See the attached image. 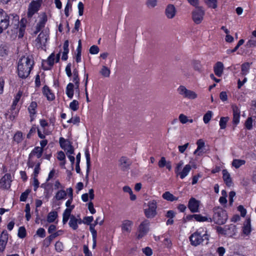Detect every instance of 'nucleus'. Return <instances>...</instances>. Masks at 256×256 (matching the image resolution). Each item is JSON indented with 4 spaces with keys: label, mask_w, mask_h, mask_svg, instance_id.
I'll use <instances>...</instances> for the list:
<instances>
[{
    "label": "nucleus",
    "mask_w": 256,
    "mask_h": 256,
    "mask_svg": "<svg viewBox=\"0 0 256 256\" xmlns=\"http://www.w3.org/2000/svg\"><path fill=\"white\" fill-rule=\"evenodd\" d=\"M34 62L29 56H22L18 61V72L20 78H27L32 68Z\"/></svg>",
    "instance_id": "obj_1"
},
{
    "label": "nucleus",
    "mask_w": 256,
    "mask_h": 256,
    "mask_svg": "<svg viewBox=\"0 0 256 256\" xmlns=\"http://www.w3.org/2000/svg\"><path fill=\"white\" fill-rule=\"evenodd\" d=\"M6 21L8 22V24L6 26V29L9 28L8 32L11 36L16 35L18 32L20 24L18 16L14 14H8Z\"/></svg>",
    "instance_id": "obj_2"
},
{
    "label": "nucleus",
    "mask_w": 256,
    "mask_h": 256,
    "mask_svg": "<svg viewBox=\"0 0 256 256\" xmlns=\"http://www.w3.org/2000/svg\"><path fill=\"white\" fill-rule=\"evenodd\" d=\"M190 240L192 246H196L200 244H207L208 243L209 236L205 234L202 236L200 233L195 232L190 236Z\"/></svg>",
    "instance_id": "obj_3"
},
{
    "label": "nucleus",
    "mask_w": 256,
    "mask_h": 256,
    "mask_svg": "<svg viewBox=\"0 0 256 256\" xmlns=\"http://www.w3.org/2000/svg\"><path fill=\"white\" fill-rule=\"evenodd\" d=\"M212 221L218 224H224L228 220L226 211L221 208H216L214 209V215Z\"/></svg>",
    "instance_id": "obj_4"
},
{
    "label": "nucleus",
    "mask_w": 256,
    "mask_h": 256,
    "mask_svg": "<svg viewBox=\"0 0 256 256\" xmlns=\"http://www.w3.org/2000/svg\"><path fill=\"white\" fill-rule=\"evenodd\" d=\"M205 10L202 7H196L192 12V18L194 22L198 24L202 22Z\"/></svg>",
    "instance_id": "obj_5"
},
{
    "label": "nucleus",
    "mask_w": 256,
    "mask_h": 256,
    "mask_svg": "<svg viewBox=\"0 0 256 256\" xmlns=\"http://www.w3.org/2000/svg\"><path fill=\"white\" fill-rule=\"evenodd\" d=\"M150 222L145 220L139 226L136 234V238L140 239L144 237L149 231Z\"/></svg>",
    "instance_id": "obj_6"
},
{
    "label": "nucleus",
    "mask_w": 256,
    "mask_h": 256,
    "mask_svg": "<svg viewBox=\"0 0 256 256\" xmlns=\"http://www.w3.org/2000/svg\"><path fill=\"white\" fill-rule=\"evenodd\" d=\"M180 94L184 98L194 100L198 96L197 94L194 91L187 89L184 86H180L178 89Z\"/></svg>",
    "instance_id": "obj_7"
},
{
    "label": "nucleus",
    "mask_w": 256,
    "mask_h": 256,
    "mask_svg": "<svg viewBox=\"0 0 256 256\" xmlns=\"http://www.w3.org/2000/svg\"><path fill=\"white\" fill-rule=\"evenodd\" d=\"M148 208L144 210V214L148 218H152L156 214V202L153 200L150 202L148 204Z\"/></svg>",
    "instance_id": "obj_8"
},
{
    "label": "nucleus",
    "mask_w": 256,
    "mask_h": 256,
    "mask_svg": "<svg viewBox=\"0 0 256 256\" xmlns=\"http://www.w3.org/2000/svg\"><path fill=\"white\" fill-rule=\"evenodd\" d=\"M48 35L46 32H42L36 40V46L38 48L44 49L48 38Z\"/></svg>",
    "instance_id": "obj_9"
},
{
    "label": "nucleus",
    "mask_w": 256,
    "mask_h": 256,
    "mask_svg": "<svg viewBox=\"0 0 256 256\" xmlns=\"http://www.w3.org/2000/svg\"><path fill=\"white\" fill-rule=\"evenodd\" d=\"M40 6V3L38 1H32L29 4L27 14L28 18H31L33 15L36 13Z\"/></svg>",
    "instance_id": "obj_10"
},
{
    "label": "nucleus",
    "mask_w": 256,
    "mask_h": 256,
    "mask_svg": "<svg viewBox=\"0 0 256 256\" xmlns=\"http://www.w3.org/2000/svg\"><path fill=\"white\" fill-rule=\"evenodd\" d=\"M132 164V160L126 156H122L119 160V166L120 170L123 172L128 170Z\"/></svg>",
    "instance_id": "obj_11"
},
{
    "label": "nucleus",
    "mask_w": 256,
    "mask_h": 256,
    "mask_svg": "<svg viewBox=\"0 0 256 256\" xmlns=\"http://www.w3.org/2000/svg\"><path fill=\"white\" fill-rule=\"evenodd\" d=\"M60 144L62 148L66 151L67 155L68 154H72L74 153V149L68 140H65L63 138H60Z\"/></svg>",
    "instance_id": "obj_12"
},
{
    "label": "nucleus",
    "mask_w": 256,
    "mask_h": 256,
    "mask_svg": "<svg viewBox=\"0 0 256 256\" xmlns=\"http://www.w3.org/2000/svg\"><path fill=\"white\" fill-rule=\"evenodd\" d=\"M176 10L172 4H168L166 7L164 14L168 19L174 18L176 14Z\"/></svg>",
    "instance_id": "obj_13"
},
{
    "label": "nucleus",
    "mask_w": 256,
    "mask_h": 256,
    "mask_svg": "<svg viewBox=\"0 0 256 256\" xmlns=\"http://www.w3.org/2000/svg\"><path fill=\"white\" fill-rule=\"evenodd\" d=\"M11 176L6 174L0 180V187L4 189H8L10 186Z\"/></svg>",
    "instance_id": "obj_14"
},
{
    "label": "nucleus",
    "mask_w": 256,
    "mask_h": 256,
    "mask_svg": "<svg viewBox=\"0 0 256 256\" xmlns=\"http://www.w3.org/2000/svg\"><path fill=\"white\" fill-rule=\"evenodd\" d=\"M200 202L195 198H192L188 204V208L192 212H198Z\"/></svg>",
    "instance_id": "obj_15"
},
{
    "label": "nucleus",
    "mask_w": 256,
    "mask_h": 256,
    "mask_svg": "<svg viewBox=\"0 0 256 256\" xmlns=\"http://www.w3.org/2000/svg\"><path fill=\"white\" fill-rule=\"evenodd\" d=\"M192 169V166L190 164H186L182 170H178L176 172V176H180L181 179H184L186 176H188L190 170Z\"/></svg>",
    "instance_id": "obj_16"
},
{
    "label": "nucleus",
    "mask_w": 256,
    "mask_h": 256,
    "mask_svg": "<svg viewBox=\"0 0 256 256\" xmlns=\"http://www.w3.org/2000/svg\"><path fill=\"white\" fill-rule=\"evenodd\" d=\"M133 224L132 221L130 220H124L122 222V232L130 233L131 232L132 226Z\"/></svg>",
    "instance_id": "obj_17"
},
{
    "label": "nucleus",
    "mask_w": 256,
    "mask_h": 256,
    "mask_svg": "<svg viewBox=\"0 0 256 256\" xmlns=\"http://www.w3.org/2000/svg\"><path fill=\"white\" fill-rule=\"evenodd\" d=\"M223 180L228 186H230L232 185V182L230 174L226 170H222Z\"/></svg>",
    "instance_id": "obj_18"
},
{
    "label": "nucleus",
    "mask_w": 256,
    "mask_h": 256,
    "mask_svg": "<svg viewBox=\"0 0 256 256\" xmlns=\"http://www.w3.org/2000/svg\"><path fill=\"white\" fill-rule=\"evenodd\" d=\"M85 155L86 157V183L88 182V174L90 170V154H89V152L88 150H86L85 152Z\"/></svg>",
    "instance_id": "obj_19"
},
{
    "label": "nucleus",
    "mask_w": 256,
    "mask_h": 256,
    "mask_svg": "<svg viewBox=\"0 0 256 256\" xmlns=\"http://www.w3.org/2000/svg\"><path fill=\"white\" fill-rule=\"evenodd\" d=\"M233 111V123L237 124L239 122L240 116V110L238 107L236 106H232Z\"/></svg>",
    "instance_id": "obj_20"
},
{
    "label": "nucleus",
    "mask_w": 256,
    "mask_h": 256,
    "mask_svg": "<svg viewBox=\"0 0 256 256\" xmlns=\"http://www.w3.org/2000/svg\"><path fill=\"white\" fill-rule=\"evenodd\" d=\"M8 14L2 9L0 8V25L4 27L6 26L8 22L6 21Z\"/></svg>",
    "instance_id": "obj_21"
},
{
    "label": "nucleus",
    "mask_w": 256,
    "mask_h": 256,
    "mask_svg": "<svg viewBox=\"0 0 256 256\" xmlns=\"http://www.w3.org/2000/svg\"><path fill=\"white\" fill-rule=\"evenodd\" d=\"M224 68V64L222 62H217L214 66V74L220 77L223 73Z\"/></svg>",
    "instance_id": "obj_22"
},
{
    "label": "nucleus",
    "mask_w": 256,
    "mask_h": 256,
    "mask_svg": "<svg viewBox=\"0 0 256 256\" xmlns=\"http://www.w3.org/2000/svg\"><path fill=\"white\" fill-rule=\"evenodd\" d=\"M43 149L42 148H40L39 146L36 147L32 152L29 154L30 156V158H33L34 156H36V157L39 158H40L42 154Z\"/></svg>",
    "instance_id": "obj_23"
},
{
    "label": "nucleus",
    "mask_w": 256,
    "mask_h": 256,
    "mask_svg": "<svg viewBox=\"0 0 256 256\" xmlns=\"http://www.w3.org/2000/svg\"><path fill=\"white\" fill-rule=\"evenodd\" d=\"M196 144L198 146V148L194 152V154L198 156H200L202 152V151L200 150L204 146V142L202 140L200 139L197 141Z\"/></svg>",
    "instance_id": "obj_24"
},
{
    "label": "nucleus",
    "mask_w": 256,
    "mask_h": 256,
    "mask_svg": "<svg viewBox=\"0 0 256 256\" xmlns=\"http://www.w3.org/2000/svg\"><path fill=\"white\" fill-rule=\"evenodd\" d=\"M194 218L196 220V221L199 222H212V219L210 217L204 216H202L201 214H193Z\"/></svg>",
    "instance_id": "obj_25"
},
{
    "label": "nucleus",
    "mask_w": 256,
    "mask_h": 256,
    "mask_svg": "<svg viewBox=\"0 0 256 256\" xmlns=\"http://www.w3.org/2000/svg\"><path fill=\"white\" fill-rule=\"evenodd\" d=\"M74 94V84L69 83L66 88V94L70 98H72Z\"/></svg>",
    "instance_id": "obj_26"
},
{
    "label": "nucleus",
    "mask_w": 256,
    "mask_h": 256,
    "mask_svg": "<svg viewBox=\"0 0 256 256\" xmlns=\"http://www.w3.org/2000/svg\"><path fill=\"white\" fill-rule=\"evenodd\" d=\"M43 93L46 96L48 100H52L54 98V94L50 92L49 88L46 86L43 88Z\"/></svg>",
    "instance_id": "obj_27"
},
{
    "label": "nucleus",
    "mask_w": 256,
    "mask_h": 256,
    "mask_svg": "<svg viewBox=\"0 0 256 256\" xmlns=\"http://www.w3.org/2000/svg\"><path fill=\"white\" fill-rule=\"evenodd\" d=\"M67 193L66 191L62 189L58 190L54 198L57 200H62L65 198L66 196Z\"/></svg>",
    "instance_id": "obj_28"
},
{
    "label": "nucleus",
    "mask_w": 256,
    "mask_h": 256,
    "mask_svg": "<svg viewBox=\"0 0 256 256\" xmlns=\"http://www.w3.org/2000/svg\"><path fill=\"white\" fill-rule=\"evenodd\" d=\"M163 198L168 201L173 202L177 200L178 198L174 196L172 194L170 193L169 192H166L163 194L162 196Z\"/></svg>",
    "instance_id": "obj_29"
},
{
    "label": "nucleus",
    "mask_w": 256,
    "mask_h": 256,
    "mask_svg": "<svg viewBox=\"0 0 256 256\" xmlns=\"http://www.w3.org/2000/svg\"><path fill=\"white\" fill-rule=\"evenodd\" d=\"M192 65L194 70L201 72L202 71V66L199 60H194L192 62Z\"/></svg>",
    "instance_id": "obj_30"
},
{
    "label": "nucleus",
    "mask_w": 256,
    "mask_h": 256,
    "mask_svg": "<svg viewBox=\"0 0 256 256\" xmlns=\"http://www.w3.org/2000/svg\"><path fill=\"white\" fill-rule=\"evenodd\" d=\"M76 221L77 218L74 215L70 216V218L68 224L74 230H76L78 228Z\"/></svg>",
    "instance_id": "obj_31"
},
{
    "label": "nucleus",
    "mask_w": 256,
    "mask_h": 256,
    "mask_svg": "<svg viewBox=\"0 0 256 256\" xmlns=\"http://www.w3.org/2000/svg\"><path fill=\"white\" fill-rule=\"evenodd\" d=\"M70 214V210L66 208L65 210L62 214V222L64 224H66L68 221L69 218H70V216H72Z\"/></svg>",
    "instance_id": "obj_32"
},
{
    "label": "nucleus",
    "mask_w": 256,
    "mask_h": 256,
    "mask_svg": "<svg viewBox=\"0 0 256 256\" xmlns=\"http://www.w3.org/2000/svg\"><path fill=\"white\" fill-rule=\"evenodd\" d=\"M58 217V212L55 211L50 212L48 216L47 220L48 222H52Z\"/></svg>",
    "instance_id": "obj_33"
},
{
    "label": "nucleus",
    "mask_w": 256,
    "mask_h": 256,
    "mask_svg": "<svg viewBox=\"0 0 256 256\" xmlns=\"http://www.w3.org/2000/svg\"><path fill=\"white\" fill-rule=\"evenodd\" d=\"M26 22V20L22 18L20 21V27L19 30H18V32H19V38H22L24 36V34L25 30V25L24 22Z\"/></svg>",
    "instance_id": "obj_34"
},
{
    "label": "nucleus",
    "mask_w": 256,
    "mask_h": 256,
    "mask_svg": "<svg viewBox=\"0 0 256 256\" xmlns=\"http://www.w3.org/2000/svg\"><path fill=\"white\" fill-rule=\"evenodd\" d=\"M246 161L242 160L235 159L232 162V166L236 168H239L241 166L244 164Z\"/></svg>",
    "instance_id": "obj_35"
},
{
    "label": "nucleus",
    "mask_w": 256,
    "mask_h": 256,
    "mask_svg": "<svg viewBox=\"0 0 256 256\" xmlns=\"http://www.w3.org/2000/svg\"><path fill=\"white\" fill-rule=\"evenodd\" d=\"M37 107V104L35 102H32L28 107V111L30 114V117H32V115H34L36 114V108Z\"/></svg>",
    "instance_id": "obj_36"
},
{
    "label": "nucleus",
    "mask_w": 256,
    "mask_h": 256,
    "mask_svg": "<svg viewBox=\"0 0 256 256\" xmlns=\"http://www.w3.org/2000/svg\"><path fill=\"white\" fill-rule=\"evenodd\" d=\"M158 0H146V5L148 8H154L157 6Z\"/></svg>",
    "instance_id": "obj_37"
},
{
    "label": "nucleus",
    "mask_w": 256,
    "mask_h": 256,
    "mask_svg": "<svg viewBox=\"0 0 256 256\" xmlns=\"http://www.w3.org/2000/svg\"><path fill=\"white\" fill-rule=\"evenodd\" d=\"M100 74L104 77H109L110 73V70L106 66H102L100 71Z\"/></svg>",
    "instance_id": "obj_38"
},
{
    "label": "nucleus",
    "mask_w": 256,
    "mask_h": 256,
    "mask_svg": "<svg viewBox=\"0 0 256 256\" xmlns=\"http://www.w3.org/2000/svg\"><path fill=\"white\" fill-rule=\"evenodd\" d=\"M250 232V220H247L246 224L243 227V232L246 235H248Z\"/></svg>",
    "instance_id": "obj_39"
},
{
    "label": "nucleus",
    "mask_w": 256,
    "mask_h": 256,
    "mask_svg": "<svg viewBox=\"0 0 256 256\" xmlns=\"http://www.w3.org/2000/svg\"><path fill=\"white\" fill-rule=\"evenodd\" d=\"M228 117H222L220 120V126L221 129H224L226 128Z\"/></svg>",
    "instance_id": "obj_40"
},
{
    "label": "nucleus",
    "mask_w": 256,
    "mask_h": 256,
    "mask_svg": "<svg viewBox=\"0 0 256 256\" xmlns=\"http://www.w3.org/2000/svg\"><path fill=\"white\" fill-rule=\"evenodd\" d=\"M212 115V111L208 110L207 112L204 115L203 118L204 122L205 124H208L210 120Z\"/></svg>",
    "instance_id": "obj_41"
},
{
    "label": "nucleus",
    "mask_w": 256,
    "mask_h": 256,
    "mask_svg": "<svg viewBox=\"0 0 256 256\" xmlns=\"http://www.w3.org/2000/svg\"><path fill=\"white\" fill-rule=\"evenodd\" d=\"M70 108L74 111L77 110L79 108V103L78 101L76 100H73L70 104Z\"/></svg>",
    "instance_id": "obj_42"
},
{
    "label": "nucleus",
    "mask_w": 256,
    "mask_h": 256,
    "mask_svg": "<svg viewBox=\"0 0 256 256\" xmlns=\"http://www.w3.org/2000/svg\"><path fill=\"white\" fill-rule=\"evenodd\" d=\"M205 2L210 8H216L217 7V0H205Z\"/></svg>",
    "instance_id": "obj_43"
},
{
    "label": "nucleus",
    "mask_w": 256,
    "mask_h": 256,
    "mask_svg": "<svg viewBox=\"0 0 256 256\" xmlns=\"http://www.w3.org/2000/svg\"><path fill=\"white\" fill-rule=\"evenodd\" d=\"M250 69V64L248 62L244 63L242 65V74L246 75Z\"/></svg>",
    "instance_id": "obj_44"
},
{
    "label": "nucleus",
    "mask_w": 256,
    "mask_h": 256,
    "mask_svg": "<svg viewBox=\"0 0 256 256\" xmlns=\"http://www.w3.org/2000/svg\"><path fill=\"white\" fill-rule=\"evenodd\" d=\"M18 236L20 238H23L26 236V230L24 226H20L18 231Z\"/></svg>",
    "instance_id": "obj_45"
},
{
    "label": "nucleus",
    "mask_w": 256,
    "mask_h": 256,
    "mask_svg": "<svg viewBox=\"0 0 256 256\" xmlns=\"http://www.w3.org/2000/svg\"><path fill=\"white\" fill-rule=\"evenodd\" d=\"M30 192V190L27 189L24 192H22L20 196V200L22 202L26 201L29 194Z\"/></svg>",
    "instance_id": "obj_46"
},
{
    "label": "nucleus",
    "mask_w": 256,
    "mask_h": 256,
    "mask_svg": "<svg viewBox=\"0 0 256 256\" xmlns=\"http://www.w3.org/2000/svg\"><path fill=\"white\" fill-rule=\"evenodd\" d=\"M54 58L55 55L54 54L52 53L50 55V56L48 58L46 62L50 67H52L54 64Z\"/></svg>",
    "instance_id": "obj_47"
},
{
    "label": "nucleus",
    "mask_w": 256,
    "mask_h": 256,
    "mask_svg": "<svg viewBox=\"0 0 256 256\" xmlns=\"http://www.w3.org/2000/svg\"><path fill=\"white\" fill-rule=\"evenodd\" d=\"M256 45V40L253 38V37L252 36L250 40L246 42V46L247 48H251L252 46H254Z\"/></svg>",
    "instance_id": "obj_48"
},
{
    "label": "nucleus",
    "mask_w": 256,
    "mask_h": 256,
    "mask_svg": "<svg viewBox=\"0 0 256 256\" xmlns=\"http://www.w3.org/2000/svg\"><path fill=\"white\" fill-rule=\"evenodd\" d=\"M99 48L97 46L93 45L90 48V52L92 54H97L99 52Z\"/></svg>",
    "instance_id": "obj_49"
},
{
    "label": "nucleus",
    "mask_w": 256,
    "mask_h": 256,
    "mask_svg": "<svg viewBox=\"0 0 256 256\" xmlns=\"http://www.w3.org/2000/svg\"><path fill=\"white\" fill-rule=\"evenodd\" d=\"M22 134L21 132H17L14 136V141L20 142L22 140Z\"/></svg>",
    "instance_id": "obj_50"
},
{
    "label": "nucleus",
    "mask_w": 256,
    "mask_h": 256,
    "mask_svg": "<svg viewBox=\"0 0 256 256\" xmlns=\"http://www.w3.org/2000/svg\"><path fill=\"white\" fill-rule=\"evenodd\" d=\"M178 119L180 122L182 124H186L187 122H188V117L182 114H180Z\"/></svg>",
    "instance_id": "obj_51"
},
{
    "label": "nucleus",
    "mask_w": 256,
    "mask_h": 256,
    "mask_svg": "<svg viewBox=\"0 0 256 256\" xmlns=\"http://www.w3.org/2000/svg\"><path fill=\"white\" fill-rule=\"evenodd\" d=\"M0 240H4V242H8V233L6 231L4 230L0 236Z\"/></svg>",
    "instance_id": "obj_52"
},
{
    "label": "nucleus",
    "mask_w": 256,
    "mask_h": 256,
    "mask_svg": "<svg viewBox=\"0 0 256 256\" xmlns=\"http://www.w3.org/2000/svg\"><path fill=\"white\" fill-rule=\"evenodd\" d=\"M252 118H248L246 120L245 122V126H246V128L248 130L252 129Z\"/></svg>",
    "instance_id": "obj_53"
},
{
    "label": "nucleus",
    "mask_w": 256,
    "mask_h": 256,
    "mask_svg": "<svg viewBox=\"0 0 256 256\" xmlns=\"http://www.w3.org/2000/svg\"><path fill=\"white\" fill-rule=\"evenodd\" d=\"M55 249L58 252H60L63 249V244L62 242H57L55 244Z\"/></svg>",
    "instance_id": "obj_54"
},
{
    "label": "nucleus",
    "mask_w": 256,
    "mask_h": 256,
    "mask_svg": "<svg viewBox=\"0 0 256 256\" xmlns=\"http://www.w3.org/2000/svg\"><path fill=\"white\" fill-rule=\"evenodd\" d=\"M142 252L147 256H150L152 254V250L150 247H146L142 248Z\"/></svg>",
    "instance_id": "obj_55"
},
{
    "label": "nucleus",
    "mask_w": 256,
    "mask_h": 256,
    "mask_svg": "<svg viewBox=\"0 0 256 256\" xmlns=\"http://www.w3.org/2000/svg\"><path fill=\"white\" fill-rule=\"evenodd\" d=\"M168 162L166 161V158L164 156L162 157L158 162V165L160 168H164L166 164Z\"/></svg>",
    "instance_id": "obj_56"
},
{
    "label": "nucleus",
    "mask_w": 256,
    "mask_h": 256,
    "mask_svg": "<svg viewBox=\"0 0 256 256\" xmlns=\"http://www.w3.org/2000/svg\"><path fill=\"white\" fill-rule=\"evenodd\" d=\"M70 0H68L66 5L64 8V14L66 17L69 16V8H72V4L70 2Z\"/></svg>",
    "instance_id": "obj_57"
},
{
    "label": "nucleus",
    "mask_w": 256,
    "mask_h": 256,
    "mask_svg": "<svg viewBox=\"0 0 256 256\" xmlns=\"http://www.w3.org/2000/svg\"><path fill=\"white\" fill-rule=\"evenodd\" d=\"M238 210L240 212V215L242 217H244L246 214V210L242 205L238 207Z\"/></svg>",
    "instance_id": "obj_58"
},
{
    "label": "nucleus",
    "mask_w": 256,
    "mask_h": 256,
    "mask_svg": "<svg viewBox=\"0 0 256 256\" xmlns=\"http://www.w3.org/2000/svg\"><path fill=\"white\" fill-rule=\"evenodd\" d=\"M36 234L40 238H44L46 236L45 230L43 228H40L36 231Z\"/></svg>",
    "instance_id": "obj_59"
},
{
    "label": "nucleus",
    "mask_w": 256,
    "mask_h": 256,
    "mask_svg": "<svg viewBox=\"0 0 256 256\" xmlns=\"http://www.w3.org/2000/svg\"><path fill=\"white\" fill-rule=\"evenodd\" d=\"M93 220V217L92 216L84 217L82 220L83 223L86 224H90V222Z\"/></svg>",
    "instance_id": "obj_60"
},
{
    "label": "nucleus",
    "mask_w": 256,
    "mask_h": 256,
    "mask_svg": "<svg viewBox=\"0 0 256 256\" xmlns=\"http://www.w3.org/2000/svg\"><path fill=\"white\" fill-rule=\"evenodd\" d=\"M78 14L82 16L84 13V6L82 2H79L78 4Z\"/></svg>",
    "instance_id": "obj_61"
},
{
    "label": "nucleus",
    "mask_w": 256,
    "mask_h": 256,
    "mask_svg": "<svg viewBox=\"0 0 256 256\" xmlns=\"http://www.w3.org/2000/svg\"><path fill=\"white\" fill-rule=\"evenodd\" d=\"M73 76H74V78H73V82H74L80 81V79L78 78V70L76 69L74 70Z\"/></svg>",
    "instance_id": "obj_62"
},
{
    "label": "nucleus",
    "mask_w": 256,
    "mask_h": 256,
    "mask_svg": "<svg viewBox=\"0 0 256 256\" xmlns=\"http://www.w3.org/2000/svg\"><path fill=\"white\" fill-rule=\"evenodd\" d=\"M47 20L48 19L46 15L45 14H43L40 17V20L38 22L40 23L42 25H44V26Z\"/></svg>",
    "instance_id": "obj_63"
},
{
    "label": "nucleus",
    "mask_w": 256,
    "mask_h": 256,
    "mask_svg": "<svg viewBox=\"0 0 256 256\" xmlns=\"http://www.w3.org/2000/svg\"><path fill=\"white\" fill-rule=\"evenodd\" d=\"M66 73L67 76L68 77L72 76V74L71 72V64L70 63H68L67 64V66L66 68Z\"/></svg>",
    "instance_id": "obj_64"
}]
</instances>
